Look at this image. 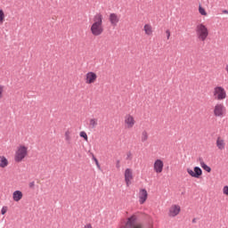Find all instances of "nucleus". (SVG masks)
Wrapping results in <instances>:
<instances>
[{
  "instance_id": "nucleus-1",
  "label": "nucleus",
  "mask_w": 228,
  "mask_h": 228,
  "mask_svg": "<svg viewBox=\"0 0 228 228\" xmlns=\"http://www.w3.org/2000/svg\"><path fill=\"white\" fill-rule=\"evenodd\" d=\"M104 17L101 12H97L93 18V23L90 28V31L93 37H101L104 33Z\"/></svg>"
},
{
  "instance_id": "nucleus-2",
  "label": "nucleus",
  "mask_w": 228,
  "mask_h": 228,
  "mask_svg": "<svg viewBox=\"0 0 228 228\" xmlns=\"http://www.w3.org/2000/svg\"><path fill=\"white\" fill-rule=\"evenodd\" d=\"M195 31L196 37L200 42H206V40H208V37H209V30L204 23H199L196 26Z\"/></svg>"
},
{
  "instance_id": "nucleus-3",
  "label": "nucleus",
  "mask_w": 228,
  "mask_h": 228,
  "mask_svg": "<svg viewBox=\"0 0 228 228\" xmlns=\"http://www.w3.org/2000/svg\"><path fill=\"white\" fill-rule=\"evenodd\" d=\"M213 97L215 101H224L227 99V91L221 86H216L213 90Z\"/></svg>"
},
{
  "instance_id": "nucleus-4",
  "label": "nucleus",
  "mask_w": 228,
  "mask_h": 228,
  "mask_svg": "<svg viewBox=\"0 0 228 228\" xmlns=\"http://www.w3.org/2000/svg\"><path fill=\"white\" fill-rule=\"evenodd\" d=\"M28 156V147L20 145L14 155L15 163H20Z\"/></svg>"
},
{
  "instance_id": "nucleus-5",
  "label": "nucleus",
  "mask_w": 228,
  "mask_h": 228,
  "mask_svg": "<svg viewBox=\"0 0 228 228\" xmlns=\"http://www.w3.org/2000/svg\"><path fill=\"white\" fill-rule=\"evenodd\" d=\"M226 113L227 108H225V105H224V103L218 102L214 106L213 114L214 117H216V118H224Z\"/></svg>"
},
{
  "instance_id": "nucleus-6",
  "label": "nucleus",
  "mask_w": 228,
  "mask_h": 228,
  "mask_svg": "<svg viewBox=\"0 0 228 228\" xmlns=\"http://www.w3.org/2000/svg\"><path fill=\"white\" fill-rule=\"evenodd\" d=\"M136 216L133 215L126 219L125 225L121 226L120 228H143V224H136Z\"/></svg>"
},
{
  "instance_id": "nucleus-7",
  "label": "nucleus",
  "mask_w": 228,
  "mask_h": 228,
  "mask_svg": "<svg viewBox=\"0 0 228 228\" xmlns=\"http://www.w3.org/2000/svg\"><path fill=\"white\" fill-rule=\"evenodd\" d=\"M179 213H181V207L179 205H172L168 210V216L175 218Z\"/></svg>"
},
{
  "instance_id": "nucleus-8",
  "label": "nucleus",
  "mask_w": 228,
  "mask_h": 228,
  "mask_svg": "<svg viewBox=\"0 0 228 228\" xmlns=\"http://www.w3.org/2000/svg\"><path fill=\"white\" fill-rule=\"evenodd\" d=\"M97 81V74L94 71H89L86 74V85H92Z\"/></svg>"
},
{
  "instance_id": "nucleus-9",
  "label": "nucleus",
  "mask_w": 228,
  "mask_h": 228,
  "mask_svg": "<svg viewBox=\"0 0 228 228\" xmlns=\"http://www.w3.org/2000/svg\"><path fill=\"white\" fill-rule=\"evenodd\" d=\"M125 124L128 129L134 127V124H136L134 117H133L131 114H126L125 116Z\"/></svg>"
},
{
  "instance_id": "nucleus-10",
  "label": "nucleus",
  "mask_w": 228,
  "mask_h": 228,
  "mask_svg": "<svg viewBox=\"0 0 228 228\" xmlns=\"http://www.w3.org/2000/svg\"><path fill=\"white\" fill-rule=\"evenodd\" d=\"M187 174H189L191 177H195L196 179H199V177L202 175V169L200 167H195L194 171H192L191 168H187Z\"/></svg>"
},
{
  "instance_id": "nucleus-11",
  "label": "nucleus",
  "mask_w": 228,
  "mask_h": 228,
  "mask_svg": "<svg viewBox=\"0 0 228 228\" xmlns=\"http://www.w3.org/2000/svg\"><path fill=\"white\" fill-rule=\"evenodd\" d=\"M133 179V170L126 168L125 170V182L127 187L131 186V180Z\"/></svg>"
},
{
  "instance_id": "nucleus-12",
  "label": "nucleus",
  "mask_w": 228,
  "mask_h": 228,
  "mask_svg": "<svg viewBox=\"0 0 228 228\" xmlns=\"http://www.w3.org/2000/svg\"><path fill=\"white\" fill-rule=\"evenodd\" d=\"M148 197H149V193L147 192V190L141 189L139 191V204H145Z\"/></svg>"
},
{
  "instance_id": "nucleus-13",
  "label": "nucleus",
  "mask_w": 228,
  "mask_h": 228,
  "mask_svg": "<svg viewBox=\"0 0 228 228\" xmlns=\"http://www.w3.org/2000/svg\"><path fill=\"white\" fill-rule=\"evenodd\" d=\"M163 167H164L163 160L161 159L155 160L153 168L156 174H161V172H163Z\"/></svg>"
},
{
  "instance_id": "nucleus-14",
  "label": "nucleus",
  "mask_w": 228,
  "mask_h": 228,
  "mask_svg": "<svg viewBox=\"0 0 228 228\" xmlns=\"http://www.w3.org/2000/svg\"><path fill=\"white\" fill-rule=\"evenodd\" d=\"M109 20L112 26H117L118 22H120V17H118V14L112 12L109 16Z\"/></svg>"
},
{
  "instance_id": "nucleus-15",
  "label": "nucleus",
  "mask_w": 228,
  "mask_h": 228,
  "mask_svg": "<svg viewBox=\"0 0 228 228\" xmlns=\"http://www.w3.org/2000/svg\"><path fill=\"white\" fill-rule=\"evenodd\" d=\"M64 139L66 143L70 144L72 142V129L68 128L64 133Z\"/></svg>"
},
{
  "instance_id": "nucleus-16",
  "label": "nucleus",
  "mask_w": 228,
  "mask_h": 228,
  "mask_svg": "<svg viewBox=\"0 0 228 228\" xmlns=\"http://www.w3.org/2000/svg\"><path fill=\"white\" fill-rule=\"evenodd\" d=\"M23 197L22 191H15L12 193V199L14 200V202H19V200H21Z\"/></svg>"
},
{
  "instance_id": "nucleus-17",
  "label": "nucleus",
  "mask_w": 228,
  "mask_h": 228,
  "mask_svg": "<svg viewBox=\"0 0 228 228\" xmlns=\"http://www.w3.org/2000/svg\"><path fill=\"white\" fill-rule=\"evenodd\" d=\"M9 162L8 159L4 156H0V168H6L8 167Z\"/></svg>"
},
{
  "instance_id": "nucleus-18",
  "label": "nucleus",
  "mask_w": 228,
  "mask_h": 228,
  "mask_svg": "<svg viewBox=\"0 0 228 228\" xmlns=\"http://www.w3.org/2000/svg\"><path fill=\"white\" fill-rule=\"evenodd\" d=\"M143 29H144L145 35H147L148 37H151L153 33L152 25L151 24H145L143 27Z\"/></svg>"
},
{
  "instance_id": "nucleus-19",
  "label": "nucleus",
  "mask_w": 228,
  "mask_h": 228,
  "mask_svg": "<svg viewBox=\"0 0 228 228\" xmlns=\"http://www.w3.org/2000/svg\"><path fill=\"white\" fill-rule=\"evenodd\" d=\"M97 126H99V119L95 118L89 119V127H91V129H95Z\"/></svg>"
},
{
  "instance_id": "nucleus-20",
  "label": "nucleus",
  "mask_w": 228,
  "mask_h": 228,
  "mask_svg": "<svg viewBox=\"0 0 228 228\" xmlns=\"http://www.w3.org/2000/svg\"><path fill=\"white\" fill-rule=\"evenodd\" d=\"M216 147L219 149V151H224V149H225V142L220 137H218L216 140Z\"/></svg>"
},
{
  "instance_id": "nucleus-21",
  "label": "nucleus",
  "mask_w": 228,
  "mask_h": 228,
  "mask_svg": "<svg viewBox=\"0 0 228 228\" xmlns=\"http://www.w3.org/2000/svg\"><path fill=\"white\" fill-rule=\"evenodd\" d=\"M147 140H149V133L146 132V130H143L141 134V142L142 143H145V142H147Z\"/></svg>"
},
{
  "instance_id": "nucleus-22",
  "label": "nucleus",
  "mask_w": 228,
  "mask_h": 228,
  "mask_svg": "<svg viewBox=\"0 0 228 228\" xmlns=\"http://www.w3.org/2000/svg\"><path fill=\"white\" fill-rule=\"evenodd\" d=\"M200 167L201 168H203V170H206V172H211V167L208 166L206 163H204V161L200 162Z\"/></svg>"
},
{
  "instance_id": "nucleus-23",
  "label": "nucleus",
  "mask_w": 228,
  "mask_h": 228,
  "mask_svg": "<svg viewBox=\"0 0 228 228\" xmlns=\"http://www.w3.org/2000/svg\"><path fill=\"white\" fill-rule=\"evenodd\" d=\"M199 12L200 13V15H208V12H206V9H204V7H202V5L199 6Z\"/></svg>"
},
{
  "instance_id": "nucleus-24",
  "label": "nucleus",
  "mask_w": 228,
  "mask_h": 228,
  "mask_svg": "<svg viewBox=\"0 0 228 228\" xmlns=\"http://www.w3.org/2000/svg\"><path fill=\"white\" fill-rule=\"evenodd\" d=\"M79 136L81 138H84V140H86V142H88V135L86 134V132H85V131L80 132Z\"/></svg>"
},
{
  "instance_id": "nucleus-25",
  "label": "nucleus",
  "mask_w": 228,
  "mask_h": 228,
  "mask_svg": "<svg viewBox=\"0 0 228 228\" xmlns=\"http://www.w3.org/2000/svg\"><path fill=\"white\" fill-rule=\"evenodd\" d=\"M93 159L95 162L97 168L101 169V164H99V160L95 158V155H93Z\"/></svg>"
},
{
  "instance_id": "nucleus-26",
  "label": "nucleus",
  "mask_w": 228,
  "mask_h": 228,
  "mask_svg": "<svg viewBox=\"0 0 228 228\" xmlns=\"http://www.w3.org/2000/svg\"><path fill=\"white\" fill-rule=\"evenodd\" d=\"M4 12L0 9V22H4Z\"/></svg>"
},
{
  "instance_id": "nucleus-27",
  "label": "nucleus",
  "mask_w": 228,
  "mask_h": 228,
  "mask_svg": "<svg viewBox=\"0 0 228 228\" xmlns=\"http://www.w3.org/2000/svg\"><path fill=\"white\" fill-rule=\"evenodd\" d=\"M8 211V207L4 206L1 209V215H6V212Z\"/></svg>"
},
{
  "instance_id": "nucleus-28",
  "label": "nucleus",
  "mask_w": 228,
  "mask_h": 228,
  "mask_svg": "<svg viewBox=\"0 0 228 228\" xmlns=\"http://www.w3.org/2000/svg\"><path fill=\"white\" fill-rule=\"evenodd\" d=\"M3 92H4V86L0 85V99H3Z\"/></svg>"
},
{
  "instance_id": "nucleus-29",
  "label": "nucleus",
  "mask_w": 228,
  "mask_h": 228,
  "mask_svg": "<svg viewBox=\"0 0 228 228\" xmlns=\"http://www.w3.org/2000/svg\"><path fill=\"white\" fill-rule=\"evenodd\" d=\"M223 193L224 195H227L228 196V185H225L224 188H223Z\"/></svg>"
},
{
  "instance_id": "nucleus-30",
  "label": "nucleus",
  "mask_w": 228,
  "mask_h": 228,
  "mask_svg": "<svg viewBox=\"0 0 228 228\" xmlns=\"http://www.w3.org/2000/svg\"><path fill=\"white\" fill-rule=\"evenodd\" d=\"M132 156H133V154L131 153V151L127 152L126 159H133Z\"/></svg>"
},
{
  "instance_id": "nucleus-31",
  "label": "nucleus",
  "mask_w": 228,
  "mask_h": 228,
  "mask_svg": "<svg viewBox=\"0 0 228 228\" xmlns=\"http://www.w3.org/2000/svg\"><path fill=\"white\" fill-rule=\"evenodd\" d=\"M166 35H167V40H170V30L169 29L166 30Z\"/></svg>"
},
{
  "instance_id": "nucleus-32",
  "label": "nucleus",
  "mask_w": 228,
  "mask_h": 228,
  "mask_svg": "<svg viewBox=\"0 0 228 228\" xmlns=\"http://www.w3.org/2000/svg\"><path fill=\"white\" fill-rule=\"evenodd\" d=\"M116 167L120 168V160H117L116 162Z\"/></svg>"
},
{
  "instance_id": "nucleus-33",
  "label": "nucleus",
  "mask_w": 228,
  "mask_h": 228,
  "mask_svg": "<svg viewBox=\"0 0 228 228\" xmlns=\"http://www.w3.org/2000/svg\"><path fill=\"white\" fill-rule=\"evenodd\" d=\"M29 188H35V182H31L28 184Z\"/></svg>"
},
{
  "instance_id": "nucleus-34",
  "label": "nucleus",
  "mask_w": 228,
  "mask_h": 228,
  "mask_svg": "<svg viewBox=\"0 0 228 228\" xmlns=\"http://www.w3.org/2000/svg\"><path fill=\"white\" fill-rule=\"evenodd\" d=\"M84 228H94L92 227V224H87L84 226Z\"/></svg>"
},
{
  "instance_id": "nucleus-35",
  "label": "nucleus",
  "mask_w": 228,
  "mask_h": 228,
  "mask_svg": "<svg viewBox=\"0 0 228 228\" xmlns=\"http://www.w3.org/2000/svg\"><path fill=\"white\" fill-rule=\"evenodd\" d=\"M226 73L228 74V64L225 65V68H224Z\"/></svg>"
},
{
  "instance_id": "nucleus-36",
  "label": "nucleus",
  "mask_w": 228,
  "mask_h": 228,
  "mask_svg": "<svg viewBox=\"0 0 228 228\" xmlns=\"http://www.w3.org/2000/svg\"><path fill=\"white\" fill-rule=\"evenodd\" d=\"M223 13H225V14L228 15V11H227V10H224V11H223Z\"/></svg>"
},
{
  "instance_id": "nucleus-37",
  "label": "nucleus",
  "mask_w": 228,
  "mask_h": 228,
  "mask_svg": "<svg viewBox=\"0 0 228 228\" xmlns=\"http://www.w3.org/2000/svg\"><path fill=\"white\" fill-rule=\"evenodd\" d=\"M195 222H196V219L195 218L192 219V224H195Z\"/></svg>"
}]
</instances>
